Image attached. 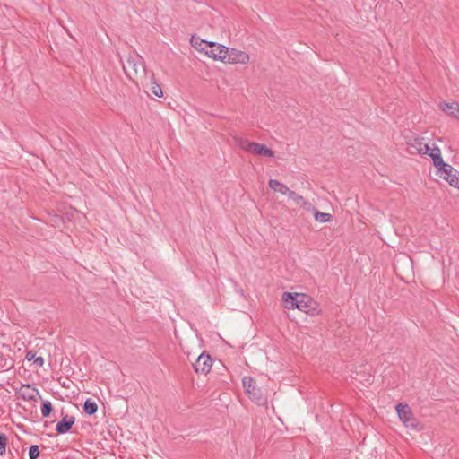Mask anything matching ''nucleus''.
<instances>
[{"label": "nucleus", "instance_id": "f257e3e1", "mask_svg": "<svg viewBox=\"0 0 459 459\" xmlns=\"http://www.w3.org/2000/svg\"><path fill=\"white\" fill-rule=\"evenodd\" d=\"M123 70L126 76L132 81H134L135 78L146 75L145 62L138 54L128 56L126 63L123 64Z\"/></svg>", "mask_w": 459, "mask_h": 459}, {"label": "nucleus", "instance_id": "f03ea898", "mask_svg": "<svg viewBox=\"0 0 459 459\" xmlns=\"http://www.w3.org/2000/svg\"><path fill=\"white\" fill-rule=\"evenodd\" d=\"M199 50L204 52L209 57L225 63L228 47L212 41L201 40Z\"/></svg>", "mask_w": 459, "mask_h": 459}, {"label": "nucleus", "instance_id": "7ed1b4c3", "mask_svg": "<svg viewBox=\"0 0 459 459\" xmlns=\"http://www.w3.org/2000/svg\"><path fill=\"white\" fill-rule=\"evenodd\" d=\"M242 384L248 397L258 405H266L267 398L264 395L259 387L256 386L253 377L246 376L242 379Z\"/></svg>", "mask_w": 459, "mask_h": 459}, {"label": "nucleus", "instance_id": "20e7f679", "mask_svg": "<svg viewBox=\"0 0 459 459\" xmlns=\"http://www.w3.org/2000/svg\"><path fill=\"white\" fill-rule=\"evenodd\" d=\"M396 412L403 424L411 429H416L418 425L417 419L413 416L411 409L407 403H398L395 407Z\"/></svg>", "mask_w": 459, "mask_h": 459}, {"label": "nucleus", "instance_id": "39448f33", "mask_svg": "<svg viewBox=\"0 0 459 459\" xmlns=\"http://www.w3.org/2000/svg\"><path fill=\"white\" fill-rule=\"evenodd\" d=\"M212 360L209 354L203 352L193 364V368L197 374H208L212 368Z\"/></svg>", "mask_w": 459, "mask_h": 459}, {"label": "nucleus", "instance_id": "423d86ee", "mask_svg": "<svg viewBox=\"0 0 459 459\" xmlns=\"http://www.w3.org/2000/svg\"><path fill=\"white\" fill-rule=\"evenodd\" d=\"M249 55L233 48H228L225 63L246 65L249 62Z\"/></svg>", "mask_w": 459, "mask_h": 459}, {"label": "nucleus", "instance_id": "0eeeda50", "mask_svg": "<svg viewBox=\"0 0 459 459\" xmlns=\"http://www.w3.org/2000/svg\"><path fill=\"white\" fill-rule=\"evenodd\" d=\"M437 174L446 180L451 186L459 189V172L450 164L449 167L440 169Z\"/></svg>", "mask_w": 459, "mask_h": 459}, {"label": "nucleus", "instance_id": "6e6552de", "mask_svg": "<svg viewBox=\"0 0 459 459\" xmlns=\"http://www.w3.org/2000/svg\"><path fill=\"white\" fill-rule=\"evenodd\" d=\"M299 300L298 301V308L305 313L315 311L317 307V303L309 296L299 293Z\"/></svg>", "mask_w": 459, "mask_h": 459}, {"label": "nucleus", "instance_id": "1a4fd4ad", "mask_svg": "<svg viewBox=\"0 0 459 459\" xmlns=\"http://www.w3.org/2000/svg\"><path fill=\"white\" fill-rule=\"evenodd\" d=\"M75 418L74 416H70L65 414L62 417L61 420L57 422L56 426V431L58 434H65L69 432L72 426L74 424Z\"/></svg>", "mask_w": 459, "mask_h": 459}, {"label": "nucleus", "instance_id": "9d476101", "mask_svg": "<svg viewBox=\"0 0 459 459\" xmlns=\"http://www.w3.org/2000/svg\"><path fill=\"white\" fill-rule=\"evenodd\" d=\"M299 293L284 292L282 294L283 306L287 309L298 308V301L299 300Z\"/></svg>", "mask_w": 459, "mask_h": 459}, {"label": "nucleus", "instance_id": "9b49d317", "mask_svg": "<svg viewBox=\"0 0 459 459\" xmlns=\"http://www.w3.org/2000/svg\"><path fill=\"white\" fill-rule=\"evenodd\" d=\"M38 394L39 390L30 385H22L21 386V396L24 400H35V397Z\"/></svg>", "mask_w": 459, "mask_h": 459}, {"label": "nucleus", "instance_id": "f8f14e48", "mask_svg": "<svg viewBox=\"0 0 459 459\" xmlns=\"http://www.w3.org/2000/svg\"><path fill=\"white\" fill-rule=\"evenodd\" d=\"M253 153H255V154L261 155V156L269 157V158L274 157V152L271 149L266 147L264 144L258 143H255L254 149H253Z\"/></svg>", "mask_w": 459, "mask_h": 459}, {"label": "nucleus", "instance_id": "ddd939ff", "mask_svg": "<svg viewBox=\"0 0 459 459\" xmlns=\"http://www.w3.org/2000/svg\"><path fill=\"white\" fill-rule=\"evenodd\" d=\"M269 187L274 192H279L282 195H288L290 188L276 179H270L268 182Z\"/></svg>", "mask_w": 459, "mask_h": 459}, {"label": "nucleus", "instance_id": "4468645a", "mask_svg": "<svg viewBox=\"0 0 459 459\" xmlns=\"http://www.w3.org/2000/svg\"><path fill=\"white\" fill-rule=\"evenodd\" d=\"M288 197L293 200L297 205L307 207L310 206V204L304 199L302 195H298L296 192L290 190Z\"/></svg>", "mask_w": 459, "mask_h": 459}, {"label": "nucleus", "instance_id": "2eb2a0df", "mask_svg": "<svg viewBox=\"0 0 459 459\" xmlns=\"http://www.w3.org/2000/svg\"><path fill=\"white\" fill-rule=\"evenodd\" d=\"M97 410H98V405L97 403L91 400V398H88L84 403H83V411L87 414V415H93L97 412Z\"/></svg>", "mask_w": 459, "mask_h": 459}, {"label": "nucleus", "instance_id": "dca6fc26", "mask_svg": "<svg viewBox=\"0 0 459 459\" xmlns=\"http://www.w3.org/2000/svg\"><path fill=\"white\" fill-rule=\"evenodd\" d=\"M150 91L152 94H153L154 96L156 97H162L163 96V91H162V89L161 87L157 83L156 80H155V77H154V74L152 73V76H151V87H150Z\"/></svg>", "mask_w": 459, "mask_h": 459}, {"label": "nucleus", "instance_id": "f3484780", "mask_svg": "<svg viewBox=\"0 0 459 459\" xmlns=\"http://www.w3.org/2000/svg\"><path fill=\"white\" fill-rule=\"evenodd\" d=\"M26 359L28 361H33V363L36 365V367H42L44 365V359L41 356L37 357L36 352L33 351H28L26 353Z\"/></svg>", "mask_w": 459, "mask_h": 459}, {"label": "nucleus", "instance_id": "a211bd4d", "mask_svg": "<svg viewBox=\"0 0 459 459\" xmlns=\"http://www.w3.org/2000/svg\"><path fill=\"white\" fill-rule=\"evenodd\" d=\"M238 145L244 151L253 152L254 145L255 142H250L247 139L238 138L236 140Z\"/></svg>", "mask_w": 459, "mask_h": 459}, {"label": "nucleus", "instance_id": "6ab92c4d", "mask_svg": "<svg viewBox=\"0 0 459 459\" xmlns=\"http://www.w3.org/2000/svg\"><path fill=\"white\" fill-rule=\"evenodd\" d=\"M315 220L319 222H330L333 220V216L330 213L321 212L319 211H316L314 213Z\"/></svg>", "mask_w": 459, "mask_h": 459}, {"label": "nucleus", "instance_id": "aec40b11", "mask_svg": "<svg viewBox=\"0 0 459 459\" xmlns=\"http://www.w3.org/2000/svg\"><path fill=\"white\" fill-rule=\"evenodd\" d=\"M53 411L52 403L49 401H43L41 403V413L44 418H48Z\"/></svg>", "mask_w": 459, "mask_h": 459}, {"label": "nucleus", "instance_id": "412c9836", "mask_svg": "<svg viewBox=\"0 0 459 459\" xmlns=\"http://www.w3.org/2000/svg\"><path fill=\"white\" fill-rule=\"evenodd\" d=\"M455 104H456V102H452V103L444 102L440 105V108L444 112L448 113L449 115L453 116L455 108Z\"/></svg>", "mask_w": 459, "mask_h": 459}, {"label": "nucleus", "instance_id": "4be33fe9", "mask_svg": "<svg viewBox=\"0 0 459 459\" xmlns=\"http://www.w3.org/2000/svg\"><path fill=\"white\" fill-rule=\"evenodd\" d=\"M7 441V436L4 433L0 432V455H4L5 454Z\"/></svg>", "mask_w": 459, "mask_h": 459}, {"label": "nucleus", "instance_id": "5701e85b", "mask_svg": "<svg viewBox=\"0 0 459 459\" xmlns=\"http://www.w3.org/2000/svg\"><path fill=\"white\" fill-rule=\"evenodd\" d=\"M39 456V448L37 445H32L29 448V458L37 459Z\"/></svg>", "mask_w": 459, "mask_h": 459}, {"label": "nucleus", "instance_id": "b1692460", "mask_svg": "<svg viewBox=\"0 0 459 459\" xmlns=\"http://www.w3.org/2000/svg\"><path fill=\"white\" fill-rule=\"evenodd\" d=\"M429 156L433 161V165L443 160L441 153H429Z\"/></svg>", "mask_w": 459, "mask_h": 459}, {"label": "nucleus", "instance_id": "393cba45", "mask_svg": "<svg viewBox=\"0 0 459 459\" xmlns=\"http://www.w3.org/2000/svg\"><path fill=\"white\" fill-rule=\"evenodd\" d=\"M431 147H429V144H423L422 145V148H418V152L420 154H427L428 155V152H431Z\"/></svg>", "mask_w": 459, "mask_h": 459}, {"label": "nucleus", "instance_id": "a878e982", "mask_svg": "<svg viewBox=\"0 0 459 459\" xmlns=\"http://www.w3.org/2000/svg\"><path fill=\"white\" fill-rule=\"evenodd\" d=\"M434 167L437 169V173L440 171V169H444V168L449 167V164L445 162L444 160L434 164Z\"/></svg>", "mask_w": 459, "mask_h": 459}, {"label": "nucleus", "instance_id": "bb28decb", "mask_svg": "<svg viewBox=\"0 0 459 459\" xmlns=\"http://www.w3.org/2000/svg\"><path fill=\"white\" fill-rule=\"evenodd\" d=\"M453 117L459 118V103L456 102Z\"/></svg>", "mask_w": 459, "mask_h": 459}, {"label": "nucleus", "instance_id": "cd10ccee", "mask_svg": "<svg viewBox=\"0 0 459 459\" xmlns=\"http://www.w3.org/2000/svg\"><path fill=\"white\" fill-rule=\"evenodd\" d=\"M430 153H441V150L438 147L435 146L431 149Z\"/></svg>", "mask_w": 459, "mask_h": 459}, {"label": "nucleus", "instance_id": "c85d7f7f", "mask_svg": "<svg viewBox=\"0 0 459 459\" xmlns=\"http://www.w3.org/2000/svg\"><path fill=\"white\" fill-rule=\"evenodd\" d=\"M423 144H424L423 143L416 142V145H414V146L418 149V148H422Z\"/></svg>", "mask_w": 459, "mask_h": 459}, {"label": "nucleus", "instance_id": "c756f323", "mask_svg": "<svg viewBox=\"0 0 459 459\" xmlns=\"http://www.w3.org/2000/svg\"><path fill=\"white\" fill-rule=\"evenodd\" d=\"M191 43H192V45H193L195 48H197V47H196V42L195 41V39H194V38H192V39H191Z\"/></svg>", "mask_w": 459, "mask_h": 459}]
</instances>
